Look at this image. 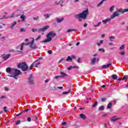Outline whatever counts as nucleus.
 I'll return each instance as SVG.
<instances>
[{"instance_id": "obj_52", "label": "nucleus", "mask_w": 128, "mask_h": 128, "mask_svg": "<svg viewBox=\"0 0 128 128\" xmlns=\"http://www.w3.org/2000/svg\"><path fill=\"white\" fill-rule=\"evenodd\" d=\"M106 98H102V102H106Z\"/></svg>"}, {"instance_id": "obj_26", "label": "nucleus", "mask_w": 128, "mask_h": 128, "mask_svg": "<svg viewBox=\"0 0 128 128\" xmlns=\"http://www.w3.org/2000/svg\"><path fill=\"white\" fill-rule=\"evenodd\" d=\"M112 102H109V104H108L107 106V108H112Z\"/></svg>"}, {"instance_id": "obj_41", "label": "nucleus", "mask_w": 128, "mask_h": 128, "mask_svg": "<svg viewBox=\"0 0 128 128\" xmlns=\"http://www.w3.org/2000/svg\"><path fill=\"white\" fill-rule=\"evenodd\" d=\"M38 18H40V17L38 16H37L36 17H34L33 18V20H38Z\"/></svg>"}, {"instance_id": "obj_25", "label": "nucleus", "mask_w": 128, "mask_h": 128, "mask_svg": "<svg viewBox=\"0 0 128 128\" xmlns=\"http://www.w3.org/2000/svg\"><path fill=\"white\" fill-rule=\"evenodd\" d=\"M104 40H101L100 42H97V45H98L99 46H102V44H104Z\"/></svg>"}, {"instance_id": "obj_9", "label": "nucleus", "mask_w": 128, "mask_h": 128, "mask_svg": "<svg viewBox=\"0 0 128 128\" xmlns=\"http://www.w3.org/2000/svg\"><path fill=\"white\" fill-rule=\"evenodd\" d=\"M6 72H8V74H10L12 76V74H14V68L8 67L6 68Z\"/></svg>"}, {"instance_id": "obj_58", "label": "nucleus", "mask_w": 128, "mask_h": 128, "mask_svg": "<svg viewBox=\"0 0 128 128\" xmlns=\"http://www.w3.org/2000/svg\"><path fill=\"white\" fill-rule=\"evenodd\" d=\"M64 60V58H61V59L60 60L59 62H62V60Z\"/></svg>"}, {"instance_id": "obj_49", "label": "nucleus", "mask_w": 128, "mask_h": 128, "mask_svg": "<svg viewBox=\"0 0 128 128\" xmlns=\"http://www.w3.org/2000/svg\"><path fill=\"white\" fill-rule=\"evenodd\" d=\"M78 62L79 64H80V62H82V61L80 60V58H78Z\"/></svg>"}, {"instance_id": "obj_16", "label": "nucleus", "mask_w": 128, "mask_h": 128, "mask_svg": "<svg viewBox=\"0 0 128 128\" xmlns=\"http://www.w3.org/2000/svg\"><path fill=\"white\" fill-rule=\"evenodd\" d=\"M16 24V22L14 21L13 23L11 24V26H10V30H14V26Z\"/></svg>"}, {"instance_id": "obj_11", "label": "nucleus", "mask_w": 128, "mask_h": 128, "mask_svg": "<svg viewBox=\"0 0 128 128\" xmlns=\"http://www.w3.org/2000/svg\"><path fill=\"white\" fill-rule=\"evenodd\" d=\"M33 64L35 68H38V66H40L42 64V62H39L38 60H36Z\"/></svg>"}, {"instance_id": "obj_21", "label": "nucleus", "mask_w": 128, "mask_h": 128, "mask_svg": "<svg viewBox=\"0 0 128 128\" xmlns=\"http://www.w3.org/2000/svg\"><path fill=\"white\" fill-rule=\"evenodd\" d=\"M126 78H128V76H124L122 78L118 79V80L120 82V80H126Z\"/></svg>"}, {"instance_id": "obj_17", "label": "nucleus", "mask_w": 128, "mask_h": 128, "mask_svg": "<svg viewBox=\"0 0 128 128\" xmlns=\"http://www.w3.org/2000/svg\"><path fill=\"white\" fill-rule=\"evenodd\" d=\"M112 18L110 17V18H107L104 20H102V22H104L105 24H106V22H110V20H112Z\"/></svg>"}, {"instance_id": "obj_61", "label": "nucleus", "mask_w": 128, "mask_h": 128, "mask_svg": "<svg viewBox=\"0 0 128 128\" xmlns=\"http://www.w3.org/2000/svg\"><path fill=\"white\" fill-rule=\"evenodd\" d=\"M58 88H59L60 90H62V86H58Z\"/></svg>"}, {"instance_id": "obj_5", "label": "nucleus", "mask_w": 128, "mask_h": 128, "mask_svg": "<svg viewBox=\"0 0 128 128\" xmlns=\"http://www.w3.org/2000/svg\"><path fill=\"white\" fill-rule=\"evenodd\" d=\"M120 10H117L116 12H114L113 14L110 16V18L112 20H114L116 16H118L120 14Z\"/></svg>"}, {"instance_id": "obj_2", "label": "nucleus", "mask_w": 128, "mask_h": 128, "mask_svg": "<svg viewBox=\"0 0 128 128\" xmlns=\"http://www.w3.org/2000/svg\"><path fill=\"white\" fill-rule=\"evenodd\" d=\"M56 36V34L54 33V31L50 32L47 35V38L44 41L40 42H50L52 41V40Z\"/></svg>"}, {"instance_id": "obj_55", "label": "nucleus", "mask_w": 128, "mask_h": 128, "mask_svg": "<svg viewBox=\"0 0 128 128\" xmlns=\"http://www.w3.org/2000/svg\"><path fill=\"white\" fill-rule=\"evenodd\" d=\"M84 28H86V26H88V24H86V23L84 24Z\"/></svg>"}, {"instance_id": "obj_43", "label": "nucleus", "mask_w": 128, "mask_h": 128, "mask_svg": "<svg viewBox=\"0 0 128 128\" xmlns=\"http://www.w3.org/2000/svg\"><path fill=\"white\" fill-rule=\"evenodd\" d=\"M34 63L32 64H31V66L30 67V70H32V68H34Z\"/></svg>"}, {"instance_id": "obj_7", "label": "nucleus", "mask_w": 128, "mask_h": 128, "mask_svg": "<svg viewBox=\"0 0 128 128\" xmlns=\"http://www.w3.org/2000/svg\"><path fill=\"white\" fill-rule=\"evenodd\" d=\"M34 44V39L33 38L32 40L30 42H29V46L31 48L36 49L38 47L36 46V45Z\"/></svg>"}, {"instance_id": "obj_46", "label": "nucleus", "mask_w": 128, "mask_h": 128, "mask_svg": "<svg viewBox=\"0 0 128 128\" xmlns=\"http://www.w3.org/2000/svg\"><path fill=\"white\" fill-rule=\"evenodd\" d=\"M120 50H124V45H122L120 48Z\"/></svg>"}, {"instance_id": "obj_30", "label": "nucleus", "mask_w": 128, "mask_h": 128, "mask_svg": "<svg viewBox=\"0 0 128 128\" xmlns=\"http://www.w3.org/2000/svg\"><path fill=\"white\" fill-rule=\"evenodd\" d=\"M128 12V8L124 9L122 10L121 14H124L125 12Z\"/></svg>"}, {"instance_id": "obj_63", "label": "nucleus", "mask_w": 128, "mask_h": 128, "mask_svg": "<svg viewBox=\"0 0 128 128\" xmlns=\"http://www.w3.org/2000/svg\"><path fill=\"white\" fill-rule=\"evenodd\" d=\"M98 54H94L92 56H97Z\"/></svg>"}, {"instance_id": "obj_37", "label": "nucleus", "mask_w": 128, "mask_h": 128, "mask_svg": "<svg viewBox=\"0 0 128 128\" xmlns=\"http://www.w3.org/2000/svg\"><path fill=\"white\" fill-rule=\"evenodd\" d=\"M104 108V106H102L99 108V110H102Z\"/></svg>"}, {"instance_id": "obj_44", "label": "nucleus", "mask_w": 128, "mask_h": 128, "mask_svg": "<svg viewBox=\"0 0 128 128\" xmlns=\"http://www.w3.org/2000/svg\"><path fill=\"white\" fill-rule=\"evenodd\" d=\"M98 50L99 52L102 51L103 52H106V50L104 48H99Z\"/></svg>"}, {"instance_id": "obj_6", "label": "nucleus", "mask_w": 128, "mask_h": 128, "mask_svg": "<svg viewBox=\"0 0 128 128\" xmlns=\"http://www.w3.org/2000/svg\"><path fill=\"white\" fill-rule=\"evenodd\" d=\"M28 83L29 84H34V77L32 74H30L28 78Z\"/></svg>"}, {"instance_id": "obj_45", "label": "nucleus", "mask_w": 128, "mask_h": 128, "mask_svg": "<svg viewBox=\"0 0 128 128\" xmlns=\"http://www.w3.org/2000/svg\"><path fill=\"white\" fill-rule=\"evenodd\" d=\"M70 92H64L62 93V94H68Z\"/></svg>"}, {"instance_id": "obj_24", "label": "nucleus", "mask_w": 128, "mask_h": 128, "mask_svg": "<svg viewBox=\"0 0 128 128\" xmlns=\"http://www.w3.org/2000/svg\"><path fill=\"white\" fill-rule=\"evenodd\" d=\"M109 40L110 42H112V40H116V36H110L109 37Z\"/></svg>"}, {"instance_id": "obj_33", "label": "nucleus", "mask_w": 128, "mask_h": 128, "mask_svg": "<svg viewBox=\"0 0 128 128\" xmlns=\"http://www.w3.org/2000/svg\"><path fill=\"white\" fill-rule=\"evenodd\" d=\"M114 6H112L110 8V11L111 12H114Z\"/></svg>"}, {"instance_id": "obj_3", "label": "nucleus", "mask_w": 128, "mask_h": 128, "mask_svg": "<svg viewBox=\"0 0 128 128\" xmlns=\"http://www.w3.org/2000/svg\"><path fill=\"white\" fill-rule=\"evenodd\" d=\"M48 28H50V26L47 25L41 28H39V29H34V28H32V32H46V30H48Z\"/></svg>"}, {"instance_id": "obj_20", "label": "nucleus", "mask_w": 128, "mask_h": 128, "mask_svg": "<svg viewBox=\"0 0 128 128\" xmlns=\"http://www.w3.org/2000/svg\"><path fill=\"white\" fill-rule=\"evenodd\" d=\"M60 74H61V76H60V78H64V76H68V74H66L62 72H61Z\"/></svg>"}, {"instance_id": "obj_27", "label": "nucleus", "mask_w": 128, "mask_h": 128, "mask_svg": "<svg viewBox=\"0 0 128 128\" xmlns=\"http://www.w3.org/2000/svg\"><path fill=\"white\" fill-rule=\"evenodd\" d=\"M102 24V22H98V24H94L93 26L94 28H98V26H100V24Z\"/></svg>"}, {"instance_id": "obj_64", "label": "nucleus", "mask_w": 128, "mask_h": 128, "mask_svg": "<svg viewBox=\"0 0 128 128\" xmlns=\"http://www.w3.org/2000/svg\"><path fill=\"white\" fill-rule=\"evenodd\" d=\"M1 98H6V96H2Z\"/></svg>"}, {"instance_id": "obj_39", "label": "nucleus", "mask_w": 128, "mask_h": 128, "mask_svg": "<svg viewBox=\"0 0 128 128\" xmlns=\"http://www.w3.org/2000/svg\"><path fill=\"white\" fill-rule=\"evenodd\" d=\"M20 32H26V29H24V28H21Z\"/></svg>"}, {"instance_id": "obj_19", "label": "nucleus", "mask_w": 128, "mask_h": 128, "mask_svg": "<svg viewBox=\"0 0 128 128\" xmlns=\"http://www.w3.org/2000/svg\"><path fill=\"white\" fill-rule=\"evenodd\" d=\"M20 18L22 20V22H24L26 18V17L24 15L22 14L20 16Z\"/></svg>"}, {"instance_id": "obj_31", "label": "nucleus", "mask_w": 128, "mask_h": 128, "mask_svg": "<svg viewBox=\"0 0 128 128\" xmlns=\"http://www.w3.org/2000/svg\"><path fill=\"white\" fill-rule=\"evenodd\" d=\"M64 20V18H58L57 19V22L60 23L62 22Z\"/></svg>"}, {"instance_id": "obj_53", "label": "nucleus", "mask_w": 128, "mask_h": 128, "mask_svg": "<svg viewBox=\"0 0 128 128\" xmlns=\"http://www.w3.org/2000/svg\"><path fill=\"white\" fill-rule=\"evenodd\" d=\"M28 110H30V109H26V110H24V111H23L22 112L24 114V112H28Z\"/></svg>"}, {"instance_id": "obj_14", "label": "nucleus", "mask_w": 128, "mask_h": 128, "mask_svg": "<svg viewBox=\"0 0 128 128\" xmlns=\"http://www.w3.org/2000/svg\"><path fill=\"white\" fill-rule=\"evenodd\" d=\"M96 62H98V58H93L91 60V64H94Z\"/></svg>"}, {"instance_id": "obj_28", "label": "nucleus", "mask_w": 128, "mask_h": 128, "mask_svg": "<svg viewBox=\"0 0 128 128\" xmlns=\"http://www.w3.org/2000/svg\"><path fill=\"white\" fill-rule=\"evenodd\" d=\"M118 76H116V74H112V78H113V80H118Z\"/></svg>"}, {"instance_id": "obj_48", "label": "nucleus", "mask_w": 128, "mask_h": 128, "mask_svg": "<svg viewBox=\"0 0 128 128\" xmlns=\"http://www.w3.org/2000/svg\"><path fill=\"white\" fill-rule=\"evenodd\" d=\"M62 78V77H60V76H55V78H56V80H58V78Z\"/></svg>"}, {"instance_id": "obj_38", "label": "nucleus", "mask_w": 128, "mask_h": 128, "mask_svg": "<svg viewBox=\"0 0 128 128\" xmlns=\"http://www.w3.org/2000/svg\"><path fill=\"white\" fill-rule=\"evenodd\" d=\"M124 54H125L124 51H122L120 52V54L121 56H124Z\"/></svg>"}, {"instance_id": "obj_4", "label": "nucleus", "mask_w": 128, "mask_h": 128, "mask_svg": "<svg viewBox=\"0 0 128 128\" xmlns=\"http://www.w3.org/2000/svg\"><path fill=\"white\" fill-rule=\"evenodd\" d=\"M18 68H22L23 72H26L28 69V67L26 63H20L18 64Z\"/></svg>"}, {"instance_id": "obj_29", "label": "nucleus", "mask_w": 128, "mask_h": 128, "mask_svg": "<svg viewBox=\"0 0 128 128\" xmlns=\"http://www.w3.org/2000/svg\"><path fill=\"white\" fill-rule=\"evenodd\" d=\"M80 117L81 118H82L83 120H86V117L84 114H80Z\"/></svg>"}, {"instance_id": "obj_50", "label": "nucleus", "mask_w": 128, "mask_h": 128, "mask_svg": "<svg viewBox=\"0 0 128 128\" xmlns=\"http://www.w3.org/2000/svg\"><path fill=\"white\" fill-rule=\"evenodd\" d=\"M28 122H32V118H28L27 119Z\"/></svg>"}, {"instance_id": "obj_59", "label": "nucleus", "mask_w": 128, "mask_h": 128, "mask_svg": "<svg viewBox=\"0 0 128 128\" xmlns=\"http://www.w3.org/2000/svg\"><path fill=\"white\" fill-rule=\"evenodd\" d=\"M62 126H66V122H64L62 124Z\"/></svg>"}, {"instance_id": "obj_47", "label": "nucleus", "mask_w": 128, "mask_h": 128, "mask_svg": "<svg viewBox=\"0 0 128 128\" xmlns=\"http://www.w3.org/2000/svg\"><path fill=\"white\" fill-rule=\"evenodd\" d=\"M6 108H7L6 106L3 108L4 111L5 112H8V110H6Z\"/></svg>"}, {"instance_id": "obj_18", "label": "nucleus", "mask_w": 128, "mask_h": 128, "mask_svg": "<svg viewBox=\"0 0 128 128\" xmlns=\"http://www.w3.org/2000/svg\"><path fill=\"white\" fill-rule=\"evenodd\" d=\"M110 66H112V64L110 63V64H108L106 65H103L102 66V68H110Z\"/></svg>"}, {"instance_id": "obj_32", "label": "nucleus", "mask_w": 128, "mask_h": 128, "mask_svg": "<svg viewBox=\"0 0 128 128\" xmlns=\"http://www.w3.org/2000/svg\"><path fill=\"white\" fill-rule=\"evenodd\" d=\"M8 76H10L11 78H15V80H18V78H16V76H16V75H14V76H12V75H8Z\"/></svg>"}, {"instance_id": "obj_51", "label": "nucleus", "mask_w": 128, "mask_h": 128, "mask_svg": "<svg viewBox=\"0 0 128 128\" xmlns=\"http://www.w3.org/2000/svg\"><path fill=\"white\" fill-rule=\"evenodd\" d=\"M48 54H52V51L51 50H48Z\"/></svg>"}, {"instance_id": "obj_35", "label": "nucleus", "mask_w": 128, "mask_h": 128, "mask_svg": "<svg viewBox=\"0 0 128 128\" xmlns=\"http://www.w3.org/2000/svg\"><path fill=\"white\" fill-rule=\"evenodd\" d=\"M76 30L74 29H69L67 30V32H74Z\"/></svg>"}, {"instance_id": "obj_34", "label": "nucleus", "mask_w": 128, "mask_h": 128, "mask_svg": "<svg viewBox=\"0 0 128 128\" xmlns=\"http://www.w3.org/2000/svg\"><path fill=\"white\" fill-rule=\"evenodd\" d=\"M68 60H72V58L70 56H68L67 59L66 60V62H68Z\"/></svg>"}, {"instance_id": "obj_42", "label": "nucleus", "mask_w": 128, "mask_h": 128, "mask_svg": "<svg viewBox=\"0 0 128 128\" xmlns=\"http://www.w3.org/2000/svg\"><path fill=\"white\" fill-rule=\"evenodd\" d=\"M42 38V36H39L36 40H40Z\"/></svg>"}, {"instance_id": "obj_57", "label": "nucleus", "mask_w": 128, "mask_h": 128, "mask_svg": "<svg viewBox=\"0 0 128 128\" xmlns=\"http://www.w3.org/2000/svg\"><path fill=\"white\" fill-rule=\"evenodd\" d=\"M20 120H18L16 122V124L18 125V124L20 123Z\"/></svg>"}, {"instance_id": "obj_54", "label": "nucleus", "mask_w": 128, "mask_h": 128, "mask_svg": "<svg viewBox=\"0 0 128 128\" xmlns=\"http://www.w3.org/2000/svg\"><path fill=\"white\" fill-rule=\"evenodd\" d=\"M24 114V112H22L18 114H17V116H20V114Z\"/></svg>"}, {"instance_id": "obj_36", "label": "nucleus", "mask_w": 128, "mask_h": 128, "mask_svg": "<svg viewBox=\"0 0 128 128\" xmlns=\"http://www.w3.org/2000/svg\"><path fill=\"white\" fill-rule=\"evenodd\" d=\"M98 106V102H94V104L92 105V108H96Z\"/></svg>"}, {"instance_id": "obj_40", "label": "nucleus", "mask_w": 128, "mask_h": 128, "mask_svg": "<svg viewBox=\"0 0 128 128\" xmlns=\"http://www.w3.org/2000/svg\"><path fill=\"white\" fill-rule=\"evenodd\" d=\"M72 68H74V66H70V67L68 68V70H70Z\"/></svg>"}, {"instance_id": "obj_56", "label": "nucleus", "mask_w": 128, "mask_h": 128, "mask_svg": "<svg viewBox=\"0 0 128 128\" xmlns=\"http://www.w3.org/2000/svg\"><path fill=\"white\" fill-rule=\"evenodd\" d=\"M50 82V79H46L45 80V82Z\"/></svg>"}, {"instance_id": "obj_12", "label": "nucleus", "mask_w": 128, "mask_h": 128, "mask_svg": "<svg viewBox=\"0 0 128 128\" xmlns=\"http://www.w3.org/2000/svg\"><path fill=\"white\" fill-rule=\"evenodd\" d=\"M121 118H118L116 116H114L110 118L111 122H116V120H120Z\"/></svg>"}, {"instance_id": "obj_22", "label": "nucleus", "mask_w": 128, "mask_h": 128, "mask_svg": "<svg viewBox=\"0 0 128 128\" xmlns=\"http://www.w3.org/2000/svg\"><path fill=\"white\" fill-rule=\"evenodd\" d=\"M107 0H102L98 5L97 6L98 8H100V6H102V4H104V2H106Z\"/></svg>"}, {"instance_id": "obj_8", "label": "nucleus", "mask_w": 128, "mask_h": 128, "mask_svg": "<svg viewBox=\"0 0 128 128\" xmlns=\"http://www.w3.org/2000/svg\"><path fill=\"white\" fill-rule=\"evenodd\" d=\"M20 74H22V72H20V70H18V69L13 68V73L12 74V76H20Z\"/></svg>"}, {"instance_id": "obj_60", "label": "nucleus", "mask_w": 128, "mask_h": 128, "mask_svg": "<svg viewBox=\"0 0 128 128\" xmlns=\"http://www.w3.org/2000/svg\"><path fill=\"white\" fill-rule=\"evenodd\" d=\"M106 36V34H102V38H104Z\"/></svg>"}, {"instance_id": "obj_13", "label": "nucleus", "mask_w": 128, "mask_h": 128, "mask_svg": "<svg viewBox=\"0 0 128 128\" xmlns=\"http://www.w3.org/2000/svg\"><path fill=\"white\" fill-rule=\"evenodd\" d=\"M62 4H64V1L62 0L56 1L54 2V4H56V6H58V4H60L61 6H64Z\"/></svg>"}, {"instance_id": "obj_10", "label": "nucleus", "mask_w": 128, "mask_h": 128, "mask_svg": "<svg viewBox=\"0 0 128 128\" xmlns=\"http://www.w3.org/2000/svg\"><path fill=\"white\" fill-rule=\"evenodd\" d=\"M2 58L4 60H8L10 58V54H2Z\"/></svg>"}, {"instance_id": "obj_23", "label": "nucleus", "mask_w": 128, "mask_h": 128, "mask_svg": "<svg viewBox=\"0 0 128 128\" xmlns=\"http://www.w3.org/2000/svg\"><path fill=\"white\" fill-rule=\"evenodd\" d=\"M52 16V14H44V16L46 18V20H48V18H50V16Z\"/></svg>"}, {"instance_id": "obj_15", "label": "nucleus", "mask_w": 128, "mask_h": 128, "mask_svg": "<svg viewBox=\"0 0 128 128\" xmlns=\"http://www.w3.org/2000/svg\"><path fill=\"white\" fill-rule=\"evenodd\" d=\"M29 44L30 42H28V43H22L20 45V50H24V46H30Z\"/></svg>"}, {"instance_id": "obj_62", "label": "nucleus", "mask_w": 128, "mask_h": 128, "mask_svg": "<svg viewBox=\"0 0 128 128\" xmlns=\"http://www.w3.org/2000/svg\"><path fill=\"white\" fill-rule=\"evenodd\" d=\"M80 2V0H75L74 2Z\"/></svg>"}, {"instance_id": "obj_1", "label": "nucleus", "mask_w": 128, "mask_h": 128, "mask_svg": "<svg viewBox=\"0 0 128 128\" xmlns=\"http://www.w3.org/2000/svg\"><path fill=\"white\" fill-rule=\"evenodd\" d=\"M88 14V9L82 11V13L74 15V18H78L79 22H82V20H86Z\"/></svg>"}]
</instances>
